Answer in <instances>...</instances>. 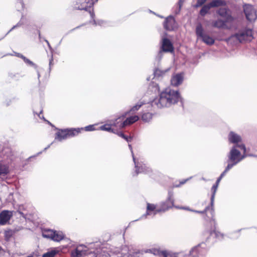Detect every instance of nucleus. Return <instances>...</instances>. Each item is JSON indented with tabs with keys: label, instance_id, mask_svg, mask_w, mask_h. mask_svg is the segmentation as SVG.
I'll list each match as a JSON object with an SVG mask.
<instances>
[{
	"label": "nucleus",
	"instance_id": "20e7f679",
	"mask_svg": "<svg viewBox=\"0 0 257 257\" xmlns=\"http://www.w3.org/2000/svg\"><path fill=\"white\" fill-rule=\"evenodd\" d=\"M44 237L49 238L54 241H60L64 237V235L61 231H54L51 229H46L42 232Z\"/></svg>",
	"mask_w": 257,
	"mask_h": 257
},
{
	"label": "nucleus",
	"instance_id": "a19ab883",
	"mask_svg": "<svg viewBox=\"0 0 257 257\" xmlns=\"http://www.w3.org/2000/svg\"><path fill=\"white\" fill-rule=\"evenodd\" d=\"M157 71H156L155 72V74H157Z\"/></svg>",
	"mask_w": 257,
	"mask_h": 257
},
{
	"label": "nucleus",
	"instance_id": "bb28decb",
	"mask_svg": "<svg viewBox=\"0 0 257 257\" xmlns=\"http://www.w3.org/2000/svg\"><path fill=\"white\" fill-rule=\"evenodd\" d=\"M224 25V22L221 20H218L213 23L212 25L214 27L221 28Z\"/></svg>",
	"mask_w": 257,
	"mask_h": 257
},
{
	"label": "nucleus",
	"instance_id": "79ce46f5",
	"mask_svg": "<svg viewBox=\"0 0 257 257\" xmlns=\"http://www.w3.org/2000/svg\"><path fill=\"white\" fill-rule=\"evenodd\" d=\"M207 0H205V2L207 1Z\"/></svg>",
	"mask_w": 257,
	"mask_h": 257
},
{
	"label": "nucleus",
	"instance_id": "4c0bfd02",
	"mask_svg": "<svg viewBox=\"0 0 257 257\" xmlns=\"http://www.w3.org/2000/svg\"><path fill=\"white\" fill-rule=\"evenodd\" d=\"M168 202H169L172 205L173 204V201L171 198L169 199Z\"/></svg>",
	"mask_w": 257,
	"mask_h": 257
},
{
	"label": "nucleus",
	"instance_id": "473e14b6",
	"mask_svg": "<svg viewBox=\"0 0 257 257\" xmlns=\"http://www.w3.org/2000/svg\"><path fill=\"white\" fill-rule=\"evenodd\" d=\"M181 208V209H186V210H189V211H193V212H197V213H205L206 212L207 209V208H206L204 211H195V210H191V209H189L188 208L182 207Z\"/></svg>",
	"mask_w": 257,
	"mask_h": 257
},
{
	"label": "nucleus",
	"instance_id": "dca6fc26",
	"mask_svg": "<svg viewBox=\"0 0 257 257\" xmlns=\"http://www.w3.org/2000/svg\"><path fill=\"white\" fill-rule=\"evenodd\" d=\"M119 122L116 119L111 123H106L99 127V130L116 133L111 128V126H115L118 127Z\"/></svg>",
	"mask_w": 257,
	"mask_h": 257
},
{
	"label": "nucleus",
	"instance_id": "f8f14e48",
	"mask_svg": "<svg viewBox=\"0 0 257 257\" xmlns=\"http://www.w3.org/2000/svg\"><path fill=\"white\" fill-rule=\"evenodd\" d=\"M12 216V212L5 210L0 213V224L7 223Z\"/></svg>",
	"mask_w": 257,
	"mask_h": 257
},
{
	"label": "nucleus",
	"instance_id": "39448f33",
	"mask_svg": "<svg viewBox=\"0 0 257 257\" xmlns=\"http://www.w3.org/2000/svg\"><path fill=\"white\" fill-rule=\"evenodd\" d=\"M232 38L237 39L240 42L250 41L253 38L252 32L250 29H246L236 34Z\"/></svg>",
	"mask_w": 257,
	"mask_h": 257
},
{
	"label": "nucleus",
	"instance_id": "412c9836",
	"mask_svg": "<svg viewBox=\"0 0 257 257\" xmlns=\"http://www.w3.org/2000/svg\"><path fill=\"white\" fill-rule=\"evenodd\" d=\"M212 8L218 7L221 6H223L225 4L223 0H213L210 3Z\"/></svg>",
	"mask_w": 257,
	"mask_h": 257
},
{
	"label": "nucleus",
	"instance_id": "e433bc0d",
	"mask_svg": "<svg viewBox=\"0 0 257 257\" xmlns=\"http://www.w3.org/2000/svg\"><path fill=\"white\" fill-rule=\"evenodd\" d=\"M196 250H197V248H193L191 250V251H190V254H192L193 252L196 251Z\"/></svg>",
	"mask_w": 257,
	"mask_h": 257
},
{
	"label": "nucleus",
	"instance_id": "aec40b11",
	"mask_svg": "<svg viewBox=\"0 0 257 257\" xmlns=\"http://www.w3.org/2000/svg\"><path fill=\"white\" fill-rule=\"evenodd\" d=\"M9 167L6 164H0V175H6L9 173Z\"/></svg>",
	"mask_w": 257,
	"mask_h": 257
},
{
	"label": "nucleus",
	"instance_id": "a878e982",
	"mask_svg": "<svg viewBox=\"0 0 257 257\" xmlns=\"http://www.w3.org/2000/svg\"><path fill=\"white\" fill-rule=\"evenodd\" d=\"M231 169V165L227 166V167L225 168L224 172L221 174L219 178L217 179L216 184H217V185H218V184H219V182L220 181L221 179H222V178L225 175V174L226 173V172H228Z\"/></svg>",
	"mask_w": 257,
	"mask_h": 257
},
{
	"label": "nucleus",
	"instance_id": "58836bf2",
	"mask_svg": "<svg viewBox=\"0 0 257 257\" xmlns=\"http://www.w3.org/2000/svg\"><path fill=\"white\" fill-rule=\"evenodd\" d=\"M154 254H159V250H154Z\"/></svg>",
	"mask_w": 257,
	"mask_h": 257
},
{
	"label": "nucleus",
	"instance_id": "9b49d317",
	"mask_svg": "<svg viewBox=\"0 0 257 257\" xmlns=\"http://www.w3.org/2000/svg\"><path fill=\"white\" fill-rule=\"evenodd\" d=\"M169 207H163L161 209H156L155 205L148 203L147 204V215H155L160 211H165L168 209Z\"/></svg>",
	"mask_w": 257,
	"mask_h": 257
},
{
	"label": "nucleus",
	"instance_id": "2f4dec72",
	"mask_svg": "<svg viewBox=\"0 0 257 257\" xmlns=\"http://www.w3.org/2000/svg\"><path fill=\"white\" fill-rule=\"evenodd\" d=\"M18 57H21L24 60V61L26 62V63H27L28 64H31V65H33V63L32 62H31L30 60H29V59H28L27 58H26L25 57L23 56V55H21V54H18Z\"/></svg>",
	"mask_w": 257,
	"mask_h": 257
},
{
	"label": "nucleus",
	"instance_id": "4468645a",
	"mask_svg": "<svg viewBox=\"0 0 257 257\" xmlns=\"http://www.w3.org/2000/svg\"><path fill=\"white\" fill-rule=\"evenodd\" d=\"M176 27L175 21L173 17L170 16L166 19L164 23V27L168 30H173Z\"/></svg>",
	"mask_w": 257,
	"mask_h": 257
},
{
	"label": "nucleus",
	"instance_id": "cd10ccee",
	"mask_svg": "<svg viewBox=\"0 0 257 257\" xmlns=\"http://www.w3.org/2000/svg\"><path fill=\"white\" fill-rule=\"evenodd\" d=\"M217 187H218L217 184H215L213 186V187H212V189H211L212 192V194L211 198V202L212 205L213 204V203L215 194Z\"/></svg>",
	"mask_w": 257,
	"mask_h": 257
},
{
	"label": "nucleus",
	"instance_id": "7ed1b4c3",
	"mask_svg": "<svg viewBox=\"0 0 257 257\" xmlns=\"http://www.w3.org/2000/svg\"><path fill=\"white\" fill-rule=\"evenodd\" d=\"M82 130L83 128H78L61 130L56 134L55 139L58 140L59 141H61L69 137H73L78 135L80 132V131Z\"/></svg>",
	"mask_w": 257,
	"mask_h": 257
},
{
	"label": "nucleus",
	"instance_id": "6ab92c4d",
	"mask_svg": "<svg viewBox=\"0 0 257 257\" xmlns=\"http://www.w3.org/2000/svg\"><path fill=\"white\" fill-rule=\"evenodd\" d=\"M60 251V249L58 248H52L50 249L46 253L43 254L42 257H54Z\"/></svg>",
	"mask_w": 257,
	"mask_h": 257
},
{
	"label": "nucleus",
	"instance_id": "c9c22d12",
	"mask_svg": "<svg viewBox=\"0 0 257 257\" xmlns=\"http://www.w3.org/2000/svg\"><path fill=\"white\" fill-rule=\"evenodd\" d=\"M164 257H178L176 253H163Z\"/></svg>",
	"mask_w": 257,
	"mask_h": 257
},
{
	"label": "nucleus",
	"instance_id": "f03ea898",
	"mask_svg": "<svg viewBox=\"0 0 257 257\" xmlns=\"http://www.w3.org/2000/svg\"><path fill=\"white\" fill-rule=\"evenodd\" d=\"M246 149L243 144L235 145L231 149L228 157L227 166H233L241 161L245 157Z\"/></svg>",
	"mask_w": 257,
	"mask_h": 257
},
{
	"label": "nucleus",
	"instance_id": "6e6552de",
	"mask_svg": "<svg viewBox=\"0 0 257 257\" xmlns=\"http://www.w3.org/2000/svg\"><path fill=\"white\" fill-rule=\"evenodd\" d=\"M128 147H129V148L131 150V152L132 153L133 161L135 163V167L136 169V171L137 174H138L139 173H142V172L147 173L148 172L147 170L149 168L147 167V166L145 164L141 165V166H139L140 164H139V162H136V160L135 158L134 153L133 151V148H132V146L131 145H128Z\"/></svg>",
	"mask_w": 257,
	"mask_h": 257
},
{
	"label": "nucleus",
	"instance_id": "1a4fd4ad",
	"mask_svg": "<svg viewBox=\"0 0 257 257\" xmlns=\"http://www.w3.org/2000/svg\"><path fill=\"white\" fill-rule=\"evenodd\" d=\"M93 4L92 0H76V8L79 10H86Z\"/></svg>",
	"mask_w": 257,
	"mask_h": 257
},
{
	"label": "nucleus",
	"instance_id": "a211bd4d",
	"mask_svg": "<svg viewBox=\"0 0 257 257\" xmlns=\"http://www.w3.org/2000/svg\"><path fill=\"white\" fill-rule=\"evenodd\" d=\"M217 13L221 17L223 18L226 21H228L231 19V17L230 16L229 11L225 8L220 9L218 11Z\"/></svg>",
	"mask_w": 257,
	"mask_h": 257
},
{
	"label": "nucleus",
	"instance_id": "5701e85b",
	"mask_svg": "<svg viewBox=\"0 0 257 257\" xmlns=\"http://www.w3.org/2000/svg\"><path fill=\"white\" fill-rule=\"evenodd\" d=\"M210 3L208 5H204L200 11V14L202 16H205L211 8Z\"/></svg>",
	"mask_w": 257,
	"mask_h": 257
},
{
	"label": "nucleus",
	"instance_id": "393cba45",
	"mask_svg": "<svg viewBox=\"0 0 257 257\" xmlns=\"http://www.w3.org/2000/svg\"><path fill=\"white\" fill-rule=\"evenodd\" d=\"M152 118V114L151 113H145L143 114L142 116V119L145 122H148L150 121Z\"/></svg>",
	"mask_w": 257,
	"mask_h": 257
},
{
	"label": "nucleus",
	"instance_id": "ea45409f",
	"mask_svg": "<svg viewBox=\"0 0 257 257\" xmlns=\"http://www.w3.org/2000/svg\"><path fill=\"white\" fill-rule=\"evenodd\" d=\"M45 41L46 42V43H47L48 45L49 46V47H50V44H49V43L48 42V41L47 40H45Z\"/></svg>",
	"mask_w": 257,
	"mask_h": 257
},
{
	"label": "nucleus",
	"instance_id": "7c9ffc66",
	"mask_svg": "<svg viewBox=\"0 0 257 257\" xmlns=\"http://www.w3.org/2000/svg\"><path fill=\"white\" fill-rule=\"evenodd\" d=\"M95 124L90 125L86 126L84 128V129L86 131H93L95 130Z\"/></svg>",
	"mask_w": 257,
	"mask_h": 257
},
{
	"label": "nucleus",
	"instance_id": "423d86ee",
	"mask_svg": "<svg viewBox=\"0 0 257 257\" xmlns=\"http://www.w3.org/2000/svg\"><path fill=\"white\" fill-rule=\"evenodd\" d=\"M139 118L138 115H134L127 118L124 120V116L122 115L116 118V121L119 122L118 128L120 129L136 122L139 120Z\"/></svg>",
	"mask_w": 257,
	"mask_h": 257
},
{
	"label": "nucleus",
	"instance_id": "f704fd0d",
	"mask_svg": "<svg viewBox=\"0 0 257 257\" xmlns=\"http://www.w3.org/2000/svg\"><path fill=\"white\" fill-rule=\"evenodd\" d=\"M151 87H154V91L155 92H159L160 90V87L157 84H152L151 86H150V88Z\"/></svg>",
	"mask_w": 257,
	"mask_h": 257
},
{
	"label": "nucleus",
	"instance_id": "b1692460",
	"mask_svg": "<svg viewBox=\"0 0 257 257\" xmlns=\"http://www.w3.org/2000/svg\"><path fill=\"white\" fill-rule=\"evenodd\" d=\"M196 33L197 36L200 38H202L205 35L203 33V29L201 24H198L197 26Z\"/></svg>",
	"mask_w": 257,
	"mask_h": 257
},
{
	"label": "nucleus",
	"instance_id": "4be33fe9",
	"mask_svg": "<svg viewBox=\"0 0 257 257\" xmlns=\"http://www.w3.org/2000/svg\"><path fill=\"white\" fill-rule=\"evenodd\" d=\"M202 41L207 45H212L214 40L208 35H205L202 38Z\"/></svg>",
	"mask_w": 257,
	"mask_h": 257
},
{
	"label": "nucleus",
	"instance_id": "ddd939ff",
	"mask_svg": "<svg viewBox=\"0 0 257 257\" xmlns=\"http://www.w3.org/2000/svg\"><path fill=\"white\" fill-rule=\"evenodd\" d=\"M184 79L183 73L176 74L174 75L171 80V83L173 86H177L180 85Z\"/></svg>",
	"mask_w": 257,
	"mask_h": 257
},
{
	"label": "nucleus",
	"instance_id": "0eeeda50",
	"mask_svg": "<svg viewBox=\"0 0 257 257\" xmlns=\"http://www.w3.org/2000/svg\"><path fill=\"white\" fill-rule=\"evenodd\" d=\"M244 12L246 19L248 21L252 22L254 21L257 18V12L254 10L251 5H244Z\"/></svg>",
	"mask_w": 257,
	"mask_h": 257
},
{
	"label": "nucleus",
	"instance_id": "c85d7f7f",
	"mask_svg": "<svg viewBox=\"0 0 257 257\" xmlns=\"http://www.w3.org/2000/svg\"><path fill=\"white\" fill-rule=\"evenodd\" d=\"M143 104V102H139L132 108L131 110L133 111L138 110Z\"/></svg>",
	"mask_w": 257,
	"mask_h": 257
},
{
	"label": "nucleus",
	"instance_id": "72a5a7b5",
	"mask_svg": "<svg viewBox=\"0 0 257 257\" xmlns=\"http://www.w3.org/2000/svg\"><path fill=\"white\" fill-rule=\"evenodd\" d=\"M205 3V0H198L196 4L195 5V7H199L203 5Z\"/></svg>",
	"mask_w": 257,
	"mask_h": 257
},
{
	"label": "nucleus",
	"instance_id": "2eb2a0df",
	"mask_svg": "<svg viewBox=\"0 0 257 257\" xmlns=\"http://www.w3.org/2000/svg\"><path fill=\"white\" fill-rule=\"evenodd\" d=\"M162 51L164 52H170L173 51V47L171 42L167 39L164 38L162 45Z\"/></svg>",
	"mask_w": 257,
	"mask_h": 257
},
{
	"label": "nucleus",
	"instance_id": "c756f323",
	"mask_svg": "<svg viewBox=\"0 0 257 257\" xmlns=\"http://www.w3.org/2000/svg\"><path fill=\"white\" fill-rule=\"evenodd\" d=\"M117 134L118 136L125 139L127 142H130L132 140V138L131 137H130V138L127 137L120 132L117 133Z\"/></svg>",
	"mask_w": 257,
	"mask_h": 257
},
{
	"label": "nucleus",
	"instance_id": "9d476101",
	"mask_svg": "<svg viewBox=\"0 0 257 257\" xmlns=\"http://www.w3.org/2000/svg\"><path fill=\"white\" fill-rule=\"evenodd\" d=\"M86 246L83 245H79L76 249L72 252V255L74 257H79L83 255L88 254Z\"/></svg>",
	"mask_w": 257,
	"mask_h": 257
},
{
	"label": "nucleus",
	"instance_id": "f3484780",
	"mask_svg": "<svg viewBox=\"0 0 257 257\" xmlns=\"http://www.w3.org/2000/svg\"><path fill=\"white\" fill-rule=\"evenodd\" d=\"M228 140L230 143L235 144V145H240L241 139L236 134L233 132H230L228 136Z\"/></svg>",
	"mask_w": 257,
	"mask_h": 257
},
{
	"label": "nucleus",
	"instance_id": "f257e3e1",
	"mask_svg": "<svg viewBox=\"0 0 257 257\" xmlns=\"http://www.w3.org/2000/svg\"><path fill=\"white\" fill-rule=\"evenodd\" d=\"M180 98L178 91L167 88L161 92L159 98L152 101V105H156L158 108L169 107L177 102Z\"/></svg>",
	"mask_w": 257,
	"mask_h": 257
}]
</instances>
